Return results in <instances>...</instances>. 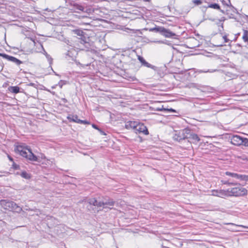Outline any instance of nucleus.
<instances>
[{"label": "nucleus", "instance_id": "nucleus-20", "mask_svg": "<svg viewBox=\"0 0 248 248\" xmlns=\"http://www.w3.org/2000/svg\"><path fill=\"white\" fill-rule=\"evenodd\" d=\"M208 7L213 8V9H215L220 10V6L217 3L211 4L208 5Z\"/></svg>", "mask_w": 248, "mask_h": 248}, {"label": "nucleus", "instance_id": "nucleus-21", "mask_svg": "<svg viewBox=\"0 0 248 248\" xmlns=\"http://www.w3.org/2000/svg\"><path fill=\"white\" fill-rule=\"evenodd\" d=\"M82 12L90 14L93 13L94 12V10L92 8L87 7L86 8H84V11Z\"/></svg>", "mask_w": 248, "mask_h": 248}, {"label": "nucleus", "instance_id": "nucleus-36", "mask_svg": "<svg viewBox=\"0 0 248 248\" xmlns=\"http://www.w3.org/2000/svg\"><path fill=\"white\" fill-rule=\"evenodd\" d=\"M59 85L61 88H62V85L60 82L59 83Z\"/></svg>", "mask_w": 248, "mask_h": 248}, {"label": "nucleus", "instance_id": "nucleus-39", "mask_svg": "<svg viewBox=\"0 0 248 248\" xmlns=\"http://www.w3.org/2000/svg\"><path fill=\"white\" fill-rule=\"evenodd\" d=\"M220 11H221L222 13H224V11H223V10H220Z\"/></svg>", "mask_w": 248, "mask_h": 248}, {"label": "nucleus", "instance_id": "nucleus-22", "mask_svg": "<svg viewBox=\"0 0 248 248\" xmlns=\"http://www.w3.org/2000/svg\"><path fill=\"white\" fill-rule=\"evenodd\" d=\"M221 183L223 184L227 185H228L229 186H234V185H236V184H235V183H233L229 182L228 181L222 180L221 181Z\"/></svg>", "mask_w": 248, "mask_h": 248}, {"label": "nucleus", "instance_id": "nucleus-3", "mask_svg": "<svg viewBox=\"0 0 248 248\" xmlns=\"http://www.w3.org/2000/svg\"><path fill=\"white\" fill-rule=\"evenodd\" d=\"M88 202L91 205L96 206L98 207H102L103 209H110L114 204V202L111 199H104L102 201H98L94 198L90 199Z\"/></svg>", "mask_w": 248, "mask_h": 248}, {"label": "nucleus", "instance_id": "nucleus-12", "mask_svg": "<svg viewBox=\"0 0 248 248\" xmlns=\"http://www.w3.org/2000/svg\"><path fill=\"white\" fill-rule=\"evenodd\" d=\"M192 141L193 142H198L200 140V139L198 137V135L194 133H191L188 136V138Z\"/></svg>", "mask_w": 248, "mask_h": 248}, {"label": "nucleus", "instance_id": "nucleus-11", "mask_svg": "<svg viewBox=\"0 0 248 248\" xmlns=\"http://www.w3.org/2000/svg\"><path fill=\"white\" fill-rule=\"evenodd\" d=\"M225 174L228 176H231L232 177L236 179L239 180L241 181L243 174H238L234 172H231L229 171H226Z\"/></svg>", "mask_w": 248, "mask_h": 248}, {"label": "nucleus", "instance_id": "nucleus-16", "mask_svg": "<svg viewBox=\"0 0 248 248\" xmlns=\"http://www.w3.org/2000/svg\"><path fill=\"white\" fill-rule=\"evenodd\" d=\"M9 91L14 93H17L19 92V87L17 86H11L9 88Z\"/></svg>", "mask_w": 248, "mask_h": 248}, {"label": "nucleus", "instance_id": "nucleus-29", "mask_svg": "<svg viewBox=\"0 0 248 248\" xmlns=\"http://www.w3.org/2000/svg\"><path fill=\"white\" fill-rule=\"evenodd\" d=\"M243 145L245 146H248V139L244 138Z\"/></svg>", "mask_w": 248, "mask_h": 248}, {"label": "nucleus", "instance_id": "nucleus-26", "mask_svg": "<svg viewBox=\"0 0 248 248\" xmlns=\"http://www.w3.org/2000/svg\"><path fill=\"white\" fill-rule=\"evenodd\" d=\"M21 175L22 177L26 178V179H28L30 177L29 174L26 172H25V171L22 172L21 173Z\"/></svg>", "mask_w": 248, "mask_h": 248}, {"label": "nucleus", "instance_id": "nucleus-32", "mask_svg": "<svg viewBox=\"0 0 248 248\" xmlns=\"http://www.w3.org/2000/svg\"><path fill=\"white\" fill-rule=\"evenodd\" d=\"M13 168L15 169H17L19 167L18 165H17L15 163L13 164Z\"/></svg>", "mask_w": 248, "mask_h": 248}, {"label": "nucleus", "instance_id": "nucleus-19", "mask_svg": "<svg viewBox=\"0 0 248 248\" xmlns=\"http://www.w3.org/2000/svg\"><path fill=\"white\" fill-rule=\"evenodd\" d=\"M217 69H208L207 70H198V72L199 73H214L217 71Z\"/></svg>", "mask_w": 248, "mask_h": 248}, {"label": "nucleus", "instance_id": "nucleus-23", "mask_svg": "<svg viewBox=\"0 0 248 248\" xmlns=\"http://www.w3.org/2000/svg\"><path fill=\"white\" fill-rule=\"evenodd\" d=\"M74 32L75 34L79 36H82L83 33V31L79 30H75L74 31Z\"/></svg>", "mask_w": 248, "mask_h": 248}, {"label": "nucleus", "instance_id": "nucleus-28", "mask_svg": "<svg viewBox=\"0 0 248 248\" xmlns=\"http://www.w3.org/2000/svg\"><path fill=\"white\" fill-rule=\"evenodd\" d=\"M79 42L81 44L87 46L86 44H88V43L85 40L80 39Z\"/></svg>", "mask_w": 248, "mask_h": 248}, {"label": "nucleus", "instance_id": "nucleus-10", "mask_svg": "<svg viewBox=\"0 0 248 248\" xmlns=\"http://www.w3.org/2000/svg\"><path fill=\"white\" fill-rule=\"evenodd\" d=\"M0 56H2L3 58H5L7 60L12 62L14 63H15L16 65H18L22 63V62L18 59H16V58L9 56L7 54H0Z\"/></svg>", "mask_w": 248, "mask_h": 248}, {"label": "nucleus", "instance_id": "nucleus-17", "mask_svg": "<svg viewBox=\"0 0 248 248\" xmlns=\"http://www.w3.org/2000/svg\"><path fill=\"white\" fill-rule=\"evenodd\" d=\"M163 30H164L163 27H158L152 28V29H150V31H155V32H159L162 33Z\"/></svg>", "mask_w": 248, "mask_h": 248}, {"label": "nucleus", "instance_id": "nucleus-4", "mask_svg": "<svg viewBox=\"0 0 248 248\" xmlns=\"http://www.w3.org/2000/svg\"><path fill=\"white\" fill-rule=\"evenodd\" d=\"M0 204L3 209L6 210L20 213L22 209L12 201L2 200L0 201Z\"/></svg>", "mask_w": 248, "mask_h": 248}, {"label": "nucleus", "instance_id": "nucleus-14", "mask_svg": "<svg viewBox=\"0 0 248 248\" xmlns=\"http://www.w3.org/2000/svg\"><path fill=\"white\" fill-rule=\"evenodd\" d=\"M138 60L140 61V62L142 63L143 65L144 66H146L147 67L151 68L152 69H154L155 67L154 66L152 65L144 59V58L141 56L138 57Z\"/></svg>", "mask_w": 248, "mask_h": 248}, {"label": "nucleus", "instance_id": "nucleus-8", "mask_svg": "<svg viewBox=\"0 0 248 248\" xmlns=\"http://www.w3.org/2000/svg\"><path fill=\"white\" fill-rule=\"evenodd\" d=\"M244 138L238 135H234L231 139V142L232 144L240 146L243 145Z\"/></svg>", "mask_w": 248, "mask_h": 248}, {"label": "nucleus", "instance_id": "nucleus-40", "mask_svg": "<svg viewBox=\"0 0 248 248\" xmlns=\"http://www.w3.org/2000/svg\"><path fill=\"white\" fill-rule=\"evenodd\" d=\"M31 85H33V83H31Z\"/></svg>", "mask_w": 248, "mask_h": 248}, {"label": "nucleus", "instance_id": "nucleus-13", "mask_svg": "<svg viewBox=\"0 0 248 248\" xmlns=\"http://www.w3.org/2000/svg\"><path fill=\"white\" fill-rule=\"evenodd\" d=\"M162 34L166 37H173L175 36V34L171 32L170 30L164 28Z\"/></svg>", "mask_w": 248, "mask_h": 248}, {"label": "nucleus", "instance_id": "nucleus-15", "mask_svg": "<svg viewBox=\"0 0 248 248\" xmlns=\"http://www.w3.org/2000/svg\"><path fill=\"white\" fill-rule=\"evenodd\" d=\"M73 9H72V10H74L75 12L78 13V11H77L76 10H79L81 11H84V8L81 5L74 3L73 5Z\"/></svg>", "mask_w": 248, "mask_h": 248}, {"label": "nucleus", "instance_id": "nucleus-30", "mask_svg": "<svg viewBox=\"0 0 248 248\" xmlns=\"http://www.w3.org/2000/svg\"><path fill=\"white\" fill-rule=\"evenodd\" d=\"M227 224L231 225H232V226H237V225H236V224H235L234 223H227ZM238 226H240V227H241L244 228H248L247 227L243 226V225H238Z\"/></svg>", "mask_w": 248, "mask_h": 248}, {"label": "nucleus", "instance_id": "nucleus-18", "mask_svg": "<svg viewBox=\"0 0 248 248\" xmlns=\"http://www.w3.org/2000/svg\"><path fill=\"white\" fill-rule=\"evenodd\" d=\"M242 39L245 42H248V31L245 30L244 31Z\"/></svg>", "mask_w": 248, "mask_h": 248}, {"label": "nucleus", "instance_id": "nucleus-6", "mask_svg": "<svg viewBox=\"0 0 248 248\" xmlns=\"http://www.w3.org/2000/svg\"><path fill=\"white\" fill-rule=\"evenodd\" d=\"M190 134V130L185 128L183 130L177 132L173 137V140L180 141L181 140L188 138V136Z\"/></svg>", "mask_w": 248, "mask_h": 248}, {"label": "nucleus", "instance_id": "nucleus-35", "mask_svg": "<svg viewBox=\"0 0 248 248\" xmlns=\"http://www.w3.org/2000/svg\"><path fill=\"white\" fill-rule=\"evenodd\" d=\"M168 110L170 111H171V112H174L175 111V110L173 109H172V108H170V109H168Z\"/></svg>", "mask_w": 248, "mask_h": 248}, {"label": "nucleus", "instance_id": "nucleus-24", "mask_svg": "<svg viewBox=\"0 0 248 248\" xmlns=\"http://www.w3.org/2000/svg\"><path fill=\"white\" fill-rule=\"evenodd\" d=\"M192 2L195 5H199L202 4V0H193Z\"/></svg>", "mask_w": 248, "mask_h": 248}, {"label": "nucleus", "instance_id": "nucleus-9", "mask_svg": "<svg viewBox=\"0 0 248 248\" xmlns=\"http://www.w3.org/2000/svg\"><path fill=\"white\" fill-rule=\"evenodd\" d=\"M67 119L70 122H76L78 124H89V122L87 121L81 120L78 118L77 115H69L67 117Z\"/></svg>", "mask_w": 248, "mask_h": 248}, {"label": "nucleus", "instance_id": "nucleus-38", "mask_svg": "<svg viewBox=\"0 0 248 248\" xmlns=\"http://www.w3.org/2000/svg\"><path fill=\"white\" fill-rule=\"evenodd\" d=\"M143 0L145 1H149V0Z\"/></svg>", "mask_w": 248, "mask_h": 248}, {"label": "nucleus", "instance_id": "nucleus-25", "mask_svg": "<svg viewBox=\"0 0 248 248\" xmlns=\"http://www.w3.org/2000/svg\"><path fill=\"white\" fill-rule=\"evenodd\" d=\"M241 181H245L246 183L248 182V175L243 174Z\"/></svg>", "mask_w": 248, "mask_h": 248}, {"label": "nucleus", "instance_id": "nucleus-37", "mask_svg": "<svg viewBox=\"0 0 248 248\" xmlns=\"http://www.w3.org/2000/svg\"><path fill=\"white\" fill-rule=\"evenodd\" d=\"M157 42H158V43H162V41H157Z\"/></svg>", "mask_w": 248, "mask_h": 248}, {"label": "nucleus", "instance_id": "nucleus-31", "mask_svg": "<svg viewBox=\"0 0 248 248\" xmlns=\"http://www.w3.org/2000/svg\"><path fill=\"white\" fill-rule=\"evenodd\" d=\"M223 38L224 40V42L225 43H227L229 41V39H228L227 36L226 35H224L223 36Z\"/></svg>", "mask_w": 248, "mask_h": 248}, {"label": "nucleus", "instance_id": "nucleus-1", "mask_svg": "<svg viewBox=\"0 0 248 248\" xmlns=\"http://www.w3.org/2000/svg\"><path fill=\"white\" fill-rule=\"evenodd\" d=\"M127 129H133L136 134H143L145 135L149 134L148 129L143 124L137 121L127 122L125 125Z\"/></svg>", "mask_w": 248, "mask_h": 248}, {"label": "nucleus", "instance_id": "nucleus-27", "mask_svg": "<svg viewBox=\"0 0 248 248\" xmlns=\"http://www.w3.org/2000/svg\"><path fill=\"white\" fill-rule=\"evenodd\" d=\"M92 126H93V127L94 128H95V129H97L98 130H99V131H100V132H101L102 134L105 135V133H104V132H103V131H102L100 129H99L96 125H95V124H92Z\"/></svg>", "mask_w": 248, "mask_h": 248}, {"label": "nucleus", "instance_id": "nucleus-2", "mask_svg": "<svg viewBox=\"0 0 248 248\" xmlns=\"http://www.w3.org/2000/svg\"><path fill=\"white\" fill-rule=\"evenodd\" d=\"M16 153L26 158V159L32 161H37V157L32 152L31 150L27 146L24 145H17L15 149Z\"/></svg>", "mask_w": 248, "mask_h": 248}, {"label": "nucleus", "instance_id": "nucleus-34", "mask_svg": "<svg viewBox=\"0 0 248 248\" xmlns=\"http://www.w3.org/2000/svg\"><path fill=\"white\" fill-rule=\"evenodd\" d=\"M8 157L10 161H13V158H12L10 156L8 155Z\"/></svg>", "mask_w": 248, "mask_h": 248}, {"label": "nucleus", "instance_id": "nucleus-5", "mask_svg": "<svg viewBox=\"0 0 248 248\" xmlns=\"http://www.w3.org/2000/svg\"><path fill=\"white\" fill-rule=\"evenodd\" d=\"M228 197L231 196H242L246 195L248 193V190L243 187H235L227 189Z\"/></svg>", "mask_w": 248, "mask_h": 248}, {"label": "nucleus", "instance_id": "nucleus-7", "mask_svg": "<svg viewBox=\"0 0 248 248\" xmlns=\"http://www.w3.org/2000/svg\"><path fill=\"white\" fill-rule=\"evenodd\" d=\"M210 195L217 196L221 198H225L228 197L227 190L224 189L212 190Z\"/></svg>", "mask_w": 248, "mask_h": 248}, {"label": "nucleus", "instance_id": "nucleus-33", "mask_svg": "<svg viewBox=\"0 0 248 248\" xmlns=\"http://www.w3.org/2000/svg\"><path fill=\"white\" fill-rule=\"evenodd\" d=\"M46 58L49 60V59H51V58L50 57V56L49 55H48L47 53L46 54Z\"/></svg>", "mask_w": 248, "mask_h": 248}]
</instances>
